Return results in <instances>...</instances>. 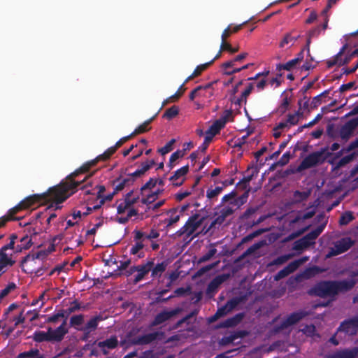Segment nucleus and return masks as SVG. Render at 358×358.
<instances>
[{
	"label": "nucleus",
	"mask_w": 358,
	"mask_h": 358,
	"mask_svg": "<svg viewBox=\"0 0 358 358\" xmlns=\"http://www.w3.org/2000/svg\"><path fill=\"white\" fill-rule=\"evenodd\" d=\"M169 213L171 215L169 218L164 220V222L166 224V227H170L180 220V215L177 214L176 209H171Z\"/></svg>",
	"instance_id": "e433bc0d"
},
{
	"label": "nucleus",
	"mask_w": 358,
	"mask_h": 358,
	"mask_svg": "<svg viewBox=\"0 0 358 358\" xmlns=\"http://www.w3.org/2000/svg\"><path fill=\"white\" fill-rule=\"evenodd\" d=\"M331 153L327 151V148H321L318 151L313 152L308 155L296 168L297 172H301L304 170L315 167L322 164Z\"/></svg>",
	"instance_id": "20e7f679"
},
{
	"label": "nucleus",
	"mask_w": 358,
	"mask_h": 358,
	"mask_svg": "<svg viewBox=\"0 0 358 358\" xmlns=\"http://www.w3.org/2000/svg\"><path fill=\"white\" fill-rule=\"evenodd\" d=\"M182 311L181 308H176L171 310H164L155 317L154 320L152 322V326L159 325L171 319L173 317L178 315Z\"/></svg>",
	"instance_id": "4468645a"
},
{
	"label": "nucleus",
	"mask_w": 358,
	"mask_h": 358,
	"mask_svg": "<svg viewBox=\"0 0 358 358\" xmlns=\"http://www.w3.org/2000/svg\"><path fill=\"white\" fill-rule=\"evenodd\" d=\"M40 352L38 349H31L19 355V358H39Z\"/></svg>",
	"instance_id": "de8ad7c7"
},
{
	"label": "nucleus",
	"mask_w": 358,
	"mask_h": 358,
	"mask_svg": "<svg viewBox=\"0 0 358 358\" xmlns=\"http://www.w3.org/2000/svg\"><path fill=\"white\" fill-rule=\"evenodd\" d=\"M175 142H176L175 139H173V138L171 139L164 146H163L162 148H159L158 150V152L162 155H164L169 153V152H171L173 150V145L175 143Z\"/></svg>",
	"instance_id": "603ef678"
},
{
	"label": "nucleus",
	"mask_w": 358,
	"mask_h": 358,
	"mask_svg": "<svg viewBox=\"0 0 358 358\" xmlns=\"http://www.w3.org/2000/svg\"><path fill=\"white\" fill-rule=\"evenodd\" d=\"M159 232L154 229H152L148 234L143 231V238L145 241H152L153 239L159 238Z\"/></svg>",
	"instance_id": "864d4df0"
},
{
	"label": "nucleus",
	"mask_w": 358,
	"mask_h": 358,
	"mask_svg": "<svg viewBox=\"0 0 358 358\" xmlns=\"http://www.w3.org/2000/svg\"><path fill=\"white\" fill-rule=\"evenodd\" d=\"M263 245V243L258 242L254 243L252 245L249 247L241 255H240L236 259V262H239L243 260L246 257L254 253L257 250L259 249Z\"/></svg>",
	"instance_id": "2f4dec72"
},
{
	"label": "nucleus",
	"mask_w": 358,
	"mask_h": 358,
	"mask_svg": "<svg viewBox=\"0 0 358 358\" xmlns=\"http://www.w3.org/2000/svg\"><path fill=\"white\" fill-rule=\"evenodd\" d=\"M353 159L352 155H348L342 157L336 164L335 169H338L344 166L347 164L350 163Z\"/></svg>",
	"instance_id": "bf43d9fd"
},
{
	"label": "nucleus",
	"mask_w": 358,
	"mask_h": 358,
	"mask_svg": "<svg viewBox=\"0 0 358 358\" xmlns=\"http://www.w3.org/2000/svg\"><path fill=\"white\" fill-rule=\"evenodd\" d=\"M289 103H290V101H289V99H288V97L287 96L284 97L282 101L281 104L279 106V107L278 108V111L280 114H284L288 109Z\"/></svg>",
	"instance_id": "052dcab7"
},
{
	"label": "nucleus",
	"mask_w": 358,
	"mask_h": 358,
	"mask_svg": "<svg viewBox=\"0 0 358 358\" xmlns=\"http://www.w3.org/2000/svg\"><path fill=\"white\" fill-rule=\"evenodd\" d=\"M103 355H107L109 350H113L118 345V340L115 336H112L103 341L96 343Z\"/></svg>",
	"instance_id": "f3484780"
},
{
	"label": "nucleus",
	"mask_w": 358,
	"mask_h": 358,
	"mask_svg": "<svg viewBox=\"0 0 358 358\" xmlns=\"http://www.w3.org/2000/svg\"><path fill=\"white\" fill-rule=\"evenodd\" d=\"M245 317L244 313H239L234 315L233 317H229L224 321L220 322L217 325V328H229L234 327L241 322Z\"/></svg>",
	"instance_id": "4be33fe9"
},
{
	"label": "nucleus",
	"mask_w": 358,
	"mask_h": 358,
	"mask_svg": "<svg viewBox=\"0 0 358 358\" xmlns=\"http://www.w3.org/2000/svg\"><path fill=\"white\" fill-rule=\"evenodd\" d=\"M115 182H117L115 187V190L118 192L122 190L125 187L133 185V179L131 177H128V176L124 178L119 177L115 180Z\"/></svg>",
	"instance_id": "7c9ffc66"
},
{
	"label": "nucleus",
	"mask_w": 358,
	"mask_h": 358,
	"mask_svg": "<svg viewBox=\"0 0 358 358\" xmlns=\"http://www.w3.org/2000/svg\"><path fill=\"white\" fill-rule=\"evenodd\" d=\"M85 315L83 314L74 315L70 317L69 327L80 331L83 327Z\"/></svg>",
	"instance_id": "cd10ccee"
},
{
	"label": "nucleus",
	"mask_w": 358,
	"mask_h": 358,
	"mask_svg": "<svg viewBox=\"0 0 358 358\" xmlns=\"http://www.w3.org/2000/svg\"><path fill=\"white\" fill-rule=\"evenodd\" d=\"M358 127V117L346 122L339 130V136L344 141H348Z\"/></svg>",
	"instance_id": "ddd939ff"
},
{
	"label": "nucleus",
	"mask_w": 358,
	"mask_h": 358,
	"mask_svg": "<svg viewBox=\"0 0 358 358\" xmlns=\"http://www.w3.org/2000/svg\"><path fill=\"white\" fill-rule=\"evenodd\" d=\"M74 185V182H69L66 178L65 181L62 182L57 186L50 188L47 192L30 195L20 202L24 208L27 209L36 203H43L52 201L55 203V206L51 204L46 208V210L51 208L59 209L62 208L60 204L76 192L73 189Z\"/></svg>",
	"instance_id": "f257e3e1"
},
{
	"label": "nucleus",
	"mask_w": 358,
	"mask_h": 358,
	"mask_svg": "<svg viewBox=\"0 0 358 358\" xmlns=\"http://www.w3.org/2000/svg\"><path fill=\"white\" fill-rule=\"evenodd\" d=\"M322 29V26H317L312 29H310L307 33V38H310L311 40L313 38L317 37L321 32V30Z\"/></svg>",
	"instance_id": "e2e57ef3"
},
{
	"label": "nucleus",
	"mask_w": 358,
	"mask_h": 358,
	"mask_svg": "<svg viewBox=\"0 0 358 358\" xmlns=\"http://www.w3.org/2000/svg\"><path fill=\"white\" fill-rule=\"evenodd\" d=\"M188 171H189V166L185 165V166L181 167L180 169L176 170L173 173V175L169 178V180L172 182L173 185H174V186H176V187L181 186L185 181V178H182L180 180V178L185 176V175L188 173Z\"/></svg>",
	"instance_id": "412c9836"
},
{
	"label": "nucleus",
	"mask_w": 358,
	"mask_h": 358,
	"mask_svg": "<svg viewBox=\"0 0 358 358\" xmlns=\"http://www.w3.org/2000/svg\"><path fill=\"white\" fill-rule=\"evenodd\" d=\"M301 37L300 34L296 33V29H292L286 33L281 41L279 43V47L282 48L287 45H290V47L294 45L295 42Z\"/></svg>",
	"instance_id": "393cba45"
},
{
	"label": "nucleus",
	"mask_w": 358,
	"mask_h": 358,
	"mask_svg": "<svg viewBox=\"0 0 358 358\" xmlns=\"http://www.w3.org/2000/svg\"><path fill=\"white\" fill-rule=\"evenodd\" d=\"M48 331L50 336V343L61 342L64 339L65 335L69 332V330H64L62 327H58L55 329L49 327Z\"/></svg>",
	"instance_id": "b1692460"
},
{
	"label": "nucleus",
	"mask_w": 358,
	"mask_h": 358,
	"mask_svg": "<svg viewBox=\"0 0 358 358\" xmlns=\"http://www.w3.org/2000/svg\"><path fill=\"white\" fill-rule=\"evenodd\" d=\"M267 231H268V229H259L248 234L247 236H244L241 239V242L237 245V248L241 247L243 244L252 241L254 238L260 236L261 234H262L263 233H264Z\"/></svg>",
	"instance_id": "72a5a7b5"
},
{
	"label": "nucleus",
	"mask_w": 358,
	"mask_h": 358,
	"mask_svg": "<svg viewBox=\"0 0 358 358\" xmlns=\"http://www.w3.org/2000/svg\"><path fill=\"white\" fill-rule=\"evenodd\" d=\"M154 266V260L151 259L148 261L146 264L137 265L138 267L136 272L138 274L135 275L134 279V283L136 284L141 280H142L145 275H147L150 271L152 266Z\"/></svg>",
	"instance_id": "6ab92c4d"
},
{
	"label": "nucleus",
	"mask_w": 358,
	"mask_h": 358,
	"mask_svg": "<svg viewBox=\"0 0 358 358\" xmlns=\"http://www.w3.org/2000/svg\"><path fill=\"white\" fill-rule=\"evenodd\" d=\"M167 266L166 262H162L157 264L155 266H152L151 268V276L152 278H160L162 273L165 271Z\"/></svg>",
	"instance_id": "f704fd0d"
},
{
	"label": "nucleus",
	"mask_w": 358,
	"mask_h": 358,
	"mask_svg": "<svg viewBox=\"0 0 358 358\" xmlns=\"http://www.w3.org/2000/svg\"><path fill=\"white\" fill-rule=\"evenodd\" d=\"M134 234V244L131 245L129 253L131 255L136 256L138 259L143 258L145 255V250L147 244L146 241L143 238V231L141 230L135 229L133 231Z\"/></svg>",
	"instance_id": "423d86ee"
},
{
	"label": "nucleus",
	"mask_w": 358,
	"mask_h": 358,
	"mask_svg": "<svg viewBox=\"0 0 358 358\" xmlns=\"http://www.w3.org/2000/svg\"><path fill=\"white\" fill-rule=\"evenodd\" d=\"M225 124L224 120L220 118L216 120L208 129H210V131H213V135H217L220 133V130L225 127Z\"/></svg>",
	"instance_id": "58836bf2"
},
{
	"label": "nucleus",
	"mask_w": 358,
	"mask_h": 358,
	"mask_svg": "<svg viewBox=\"0 0 358 358\" xmlns=\"http://www.w3.org/2000/svg\"><path fill=\"white\" fill-rule=\"evenodd\" d=\"M347 47H348V45L345 44L341 48L340 51L333 58L327 61V68L331 69L335 65L341 66L348 64L351 61V59L354 57H355V55H352V52L350 54L347 55L343 59H341V56L343 55Z\"/></svg>",
	"instance_id": "f8f14e48"
},
{
	"label": "nucleus",
	"mask_w": 358,
	"mask_h": 358,
	"mask_svg": "<svg viewBox=\"0 0 358 358\" xmlns=\"http://www.w3.org/2000/svg\"><path fill=\"white\" fill-rule=\"evenodd\" d=\"M307 229H308V227H305L303 229H301L291 233L287 237L285 238L283 241L287 242V241L294 240V238H296L300 236L301 234H303L307 230Z\"/></svg>",
	"instance_id": "4d7b16f0"
},
{
	"label": "nucleus",
	"mask_w": 358,
	"mask_h": 358,
	"mask_svg": "<svg viewBox=\"0 0 358 358\" xmlns=\"http://www.w3.org/2000/svg\"><path fill=\"white\" fill-rule=\"evenodd\" d=\"M160 334H162V333H159V331H155L145 335L139 336L136 338H134L131 341V343L134 345L150 344L156 341Z\"/></svg>",
	"instance_id": "aec40b11"
},
{
	"label": "nucleus",
	"mask_w": 358,
	"mask_h": 358,
	"mask_svg": "<svg viewBox=\"0 0 358 358\" xmlns=\"http://www.w3.org/2000/svg\"><path fill=\"white\" fill-rule=\"evenodd\" d=\"M158 197V193H153L148 194L145 198H143L141 202L144 204H150L153 203Z\"/></svg>",
	"instance_id": "69168bd1"
},
{
	"label": "nucleus",
	"mask_w": 358,
	"mask_h": 358,
	"mask_svg": "<svg viewBox=\"0 0 358 358\" xmlns=\"http://www.w3.org/2000/svg\"><path fill=\"white\" fill-rule=\"evenodd\" d=\"M16 288V285L14 282H10L8 285L1 291L0 300L6 296L11 291Z\"/></svg>",
	"instance_id": "6e6d98bb"
},
{
	"label": "nucleus",
	"mask_w": 358,
	"mask_h": 358,
	"mask_svg": "<svg viewBox=\"0 0 358 358\" xmlns=\"http://www.w3.org/2000/svg\"><path fill=\"white\" fill-rule=\"evenodd\" d=\"M110 157L104 152L103 154L97 156L95 159L90 160V161L84 163L80 168H78L75 171H73L70 175H69L66 177V178L69 180V182H73L75 183V185L73 187V189L75 190V192L76 191L78 186L79 185H80L82 182H83L87 178L92 176L93 175V173H90L88 176H85L82 180H76V178L79 175L88 173L90 171V170L92 168L94 167L99 162L106 161Z\"/></svg>",
	"instance_id": "7ed1b4c3"
},
{
	"label": "nucleus",
	"mask_w": 358,
	"mask_h": 358,
	"mask_svg": "<svg viewBox=\"0 0 358 358\" xmlns=\"http://www.w3.org/2000/svg\"><path fill=\"white\" fill-rule=\"evenodd\" d=\"M41 317H45V323H52L55 324L57 323L59 318L64 317L63 313H62L61 310H59L57 313L52 315H42Z\"/></svg>",
	"instance_id": "a18cd8bd"
},
{
	"label": "nucleus",
	"mask_w": 358,
	"mask_h": 358,
	"mask_svg": "<svg viewBox=\"0 0 358 358\" xmlns=\"http://www.w3.org/2000/svg\"><path fill=\"white\" fill-rule=\"evenodd\" d=\"M216 253L217 249L215 248H211L205 255H203L199 258L198 262H206L210 260Z\"/></svg>",
	"instance_id": "3c124183"
},
{
	"label": "nucleus",
	"mask_w": 358,
	"mask_h": 358,
	"mask_svg": "<svg viewBox=\"0 0 358 358\" xmlns=\"http://www.w3.org/2000/svg\"><path fill=\"white\" fill-rule=\"evenodd\" d=\"M156 162L155 159H147L145 162L141 163V168L136 170L134 173L128 174V177L133 179V183L137 178L143 176L148 170H150Z\"/></svg>",
	"instance_id": "a211bd4d"
},
{
	"label": "nucleus",
	"mask_w": 358,
	"mask_h": 358,
	"mask_svg": "<svg viewBox=\"0 0 358 358\" xmlns=\"http://www.w3.org/2000/svg\"><path fill=\"white\" fill-rule=\"evenodd\" d=\"M0 263L12 266L14 265L15 262L11 258L8 257L6 252L0 250Z\"/></svg>",
	"instance_id": "8fccbe9b"
},
{
	"label": "nucleus",
	"mask_w": 358,
	"mask_h": 358,
	"mask_svg": "<svg viewBox=\"0 0 358 358\" xmlns=\"http://www.w3.org/2000/svg\"><path fill=\"white\" fill-rule=\"evenodd\" d=\"M248 191H246L241 196L236 199L235 201L231 203L235 205H243L245 203H246L247 199L248 198Z\"/></svg>",
	"instance_id": "774afa93"
},
{
	"label": "nucleus",
	"mask_w": 358,
	"mask_h": 358,
	"mask_svg": "<svg viewBox=\"0 0 358 358\" xmlns=\"http://www.w3.org/2000/svg\"><path fill=\"white\" fill-rule=\"evenodd\" d=\"M157 113L153 115L150 119L145 120L143 124H140L138 127L135 129V130L131 134L132 136H134L135 135L145 133L148 131H149L151 127H149L150 124L155 120L156 117Z\"/></svg>",
	"instance_id": "c756f323"
},
{
	"label": "nucleus",
	"mask_w": 358,
	"mask_h": 358,
	"mask_svg": "<svg viewBox=\"0 0 358 358\" xmlns=\"http://www.w3.org/2000/svg\"><path fill=\"white\" fill-rule=\"evenodd\" d=\"M206 217H201L199 213L190 216L185 223V227L188 230V237L192 236L203 224Z\"/></svg>",
	"instance_id": "2eb2a0df"
},
{
	"label": "nucleus",
	"mask_w": 358,
	"mask_h": 358,
	"mask_svg": "<svg viewBox=\"0 0 358 358\" xmlns=\"http://www.w3.org/2000/svg\"><path fill=\"white\" fill-rule=\"evenodd\" d=\"M23 209H24V206L22 204V203L20 202L17 205H16L13 208H10L8 211L6 215L8 216V219L10 220V221L11 220H19L20 218L15 217V215L17 214L18 212H20V210H22Z\"/></svg>",
	"instance_id": "ea45409f"
},
{
	"label": "nucleus",
	"mask_w": 358,
	"mask_h": 358,
	"mask_svg": "<svg viewBox=\"0 0 358 358\" xmlns=\"http://www.w3.org/2000/svg\"><path fill=\"white\" fill-rule=\"evenodd\" d=\"M331 8H328V6L327 5L326 7L324 8V10L321 13V16L323 17L324 23L322 24V30H325L328 27V22H329V16H328V12Z\"/></svg>",
	"instance_id": "680f3d73"
},
{
	"label": "nucleus",
	"mask_w": 358,
	"mask_h": 358,
	"mask_svg": "<svg viewBox=\"0 0 358 358\" xmlns=\"http://www.w3.org/2000/svg\"><path fill=\"white\" fill-rule=\"evenodd\" d=\"M354 245V241L350 237L343 238L336 241L334 247L331 248L327 257L336 256L348 251Z\"/></svg>",
	"instance_id": "9d476101"
},
{
	"label": "nucleus",
	"mask_w": 358,
	"mask_h": 358,
	"mask_svg": "<svg viewBox=\"0 0 358 358\" xmlns=\"http://www.w3.org/2000/svg\"><path fill=\"white\" fill-rule=\"evenodd\" d=\"M186 149L178 150L171 154L169 159L171 163H174L177 159L182 158L185 155Z\"/></svg>",
	"instance_id": "13d9d810"
},
{
	"label": "nucleus",
	"mask_w": 358,
	"mask_h": 358,
	"mask_svg": "<svg viewBox=\"0 0 358 358\" xmlns=\"http://www.w3.org/2000/svg\"><path fill=\"white\" fill-rule=\"evenodd\" d=\"M301 331L307 336L313 337L316 334V328L313 324H307L301 329Z\"/></svg>",
	"instance_id": "5fc2aeb1"
},
{
	"label": "nucleus",
	"mask_w": 358,
	"mask_h": 358,
	"mask_svg": "<svg viewBox=\"0 0 358 358\" xmlns=\"http://www.w3.org/2000/svg\"><path fill=\"white\" fill-rule=\"evenodd\" d=\"M135 203V200L129 201L127 199H124V202L120 203L117 208V212L118 214L124 213L129 208H130L132 205Z\"/></svg>",
	"instance_id": "c03bdc74"
},
{
	"label": "nucleus",
	"mask_w": 358,
	"mask_h": 358,
	"mask_svg": "<svg viewBox=\"0 0 358 358\" xmlns=\"http://www.w3.org/2000/svg\"><path fill=\"white\" fill-rule=\"evenodd\" d=\"M298 64L299 63L296 62V59H292L286 62L285 64H278L276 65V70L278 71H281L282 70H286L289 71L292 70L294 68H295Z\"/></svg>",
	"instance_id": "4c0bfd02"
},
{
	"label": "nucleus",
	"mask_w": 358,
	"mask_h": 358,
	"mask_svg": "<svg viewBox=\"0 0 358 358\" xmlns=\"http://www.w3.org/2000/svg\"><path fill=\"white\" fill-rule=\"evenodd\" d=\"M227 279L225 275H220L213 278L208 285L206 294L210 296H213L217 291L220 285Z\"/></svg>",
	"instance_id": "5701e85b"
},
{
	"label": "nucleus",
	"mask_w": 358,
	"mask_h": 358,
	"mask_svg": "<svg viewBox=\"0 0 358 358\" xmlns=\"http://www.w3.org/2000/svg\"><path fill=\"white\" fill-rule=\"evenodd\" d=\"M103 320L104 317L101 314L92 317L80 329V331L83 333L81 340L83 341H87L90 338L91 333L97 329L99 323Z\"/></svg>",
	"instance_id": "1a4fd4ad"
},
{
	"label": "nucleus",
	"mask_w": 358,
	"mask_h": 358,
	"mask_svg": "<svg viewBox=\"0 0 358 358\" xmlns=\"http://www.w3.org/2000/svg\"><path fill=\"white\" fill-rule=\"evenodd\" d=\"M223 187H216L214 189L209 188L206 192V196L210 200L216 199L218 195L222 192Z\"/></svg>",
	"instance_id": "79ce46f5"
},
{
	"label": "nucleus",
	"mask_w": 358,
	"mask_h": 358,
	"mask_svg": "<svg viewBox=\"0 0 358 358\" xmlns=\"http://www.w3.org/2000/svg\"><path fill=\"white\" fill-rule=\"evenodd\" d=\"M310 315V313L305 310H299L289 314L279 324L275 327V331L280 332L292 325L297 324L301 320Z\"/></svg>",
	"instance_id": "0eeeda50"
},
{
	"label": "nucleus",
	"mask_w": 358,
	"mask_h": 358,
	"mask_svg": "<svg viewBox=\"0 0 358 358\" xmlns=\"http://www.w3.org/2000/svg\"><path fill=\"white\" fill-rule=\"evenodd\" d=\"M341 332L348 336L356 335L358 332V316L343 321L336 330V334Z\"/></svg>",
	"instance_id": "6e6552de"
},
{
	"label": "nucleus",
	"mask_w": 358,
	"mask_h": 358,
	"mask_svg": "<svg viewBox=\"0 0 358 358\" xmlns=\"http://www.w3.org/2000/svg\"><path fill=\"white\" fill-rule=\"evenodd\" d=\"M215 135H213V131H210V129H208L206 131V136L203 141V143L201 144V145L199 147V149L201 150V152H204L207 150L209 144L212 141L213 137Z\"/></svg>",
	"instance_id": "a19ab883"
},
{
	"label": "nucleus",
	"mask_w": 358,
	"mask_h": 358,
	"mask_svg": "<svg viewBox=\"0 0 358 358\" xmlns=\"http://www.w3.org/2000/svg\"><path fill=\"white\" fill-rule=\"evenodd\" d=\"M308 260V257H303L300 259H296L293 262L289 263L285 267H284L282 270L279 271L275 276V280H279L282 278H285L289 275L290 273L294 272L301 264L305 263Z\"/></svg>",
	"instance_id": "9b49d317"
},
{
	"label": "nucleus",
	"mask_w": 358,
	"mask_h": 358,
	"mask_svg": "<svg viewBox=\"0 0 358 358\" xmlns=\"http://www.w3.org/2000/svg\"><path fill=\"white\" fill-rule=\"evenodd\" d=\"M354 219L355 217L351 211H345L341 215L339 219V224L340 225H347Z\"/></svg>",
	"instance_id": "37998d69"
},
{
	"label": "nucleus",
	"mask_w": 358,
	"mask_h": 358,
	"mask_svg": "<svg viewBox=\"0 0 358 358\" xmlns=\"http://www.w3.org/2000/svg\"><path fill=\"white\" fill-rule=\"evenodd\" d=\"M48 255V252H46L45 250H40V251H38L36 253L33 254V255H29H29H26L21 260V265L20 266L22 267V271L24 272H25V273H27V271H25L23 268V266H24V264L25 263H27L30 259H31L33 261L35 260V259H45L47 257Z\"/></svg>",
	"instance_id": "bb28decb"
},
{
	"label": "nucleus",
	"mask_w": 358,
	"mask_h": 358,
	"mask_svg": "<svg viewBox=\"0 0 358 358\" xmlns=\"http://www.w3.org/2000/svg\"><path fill=\"white\" fill-rule=\"evenodd\" d=\"M326 224L327 222L321 224L316 229L296 240L293 244L292 249L296 251H302L315 244V240L322 234L326 227Z\"/></svg>",
	"instance_id": "39448f33"
},
{
	"label": "nucleus",
	"mask_w": 358,
	"mask_h": 358,
	"mask_svg": "<svg viewBox=\"0 0 358 358\" xmlns=\"http://www.w3.org/2000/svg\"><path fill=\"white\" fill-rule=\"evenodd\" d=\"M239 300L237 298H233L228 301L226 304L217 309V315L220 317L226 315L228 313L234 310L238 304Z\"/></svg>",
	"instance_id": "a878e982"
},
{
	"label": "nucleus",
	"mask_w": 358,
	"mask_h": 358,
	"mask_svg": "<svg viewBox=\"0 0 358 358\" xmlns=\"http://www.w3.org/2000/svg\"><path fill=\"white\" fill-rule=\"evenodd\" d=\"M179 113V108L176 106H173L171 108L166 109L165 113L163 115V117H165L166 119H172L175 117L176 115H178Z\"/></svg>",
	"instance_id": "09e8293b"
},
{
	"label": "nucleus",
	"mask_w": 358,
	"mask_h": 358,
	"mask_svg": "<svg viewBox=\"0 0 358 358\" xmlns=\"http://www.w3.org/2000/svg\"><path fill=\"white\" fill-rule=\"evenodd\" d=\"M357 284L355 279L342 280H323L317 283L310 293L315 296L325 298L334 297L339 293L350 291Z\"/></svg>",
	"instance_id": "f03ea898"
},
{
	"label": "nucleus",
	"mask_w": 358,
	"mask_h": 358,
	"mask_svg": "<svg viewBox=\"0 0 358 358\" xmlns=\"http://www.w3.org/2000/svg\"><path fill=\"white\" fill-rule=\"evenodd\" d=\"M328 358H358V347L337 350L329 355Z\"/></svg>",
	"instance_id": "dca6fc26"
},
{
	"label": "nucleus",
	"mask_w": 358,
	"mask_h": 358,
	"mask_svg": "<svg viewBox=\"0 0 358 358\" xmlns=\"http://www.w3.org/2000/svg\"><path fill=\"white\" fill-rule=\"evenodd\" d=\"M221 50H226L229 52L231 54H234L238 51V48H233L229 43L226 41L221 43Z\"/></svg>",
	"instance_id": "0e129e2a"
},
{
	"label": "nucleus",
	"mask_w": 358,
	"mask_h": 358,
	"mask_svg": "<svg viewBox=\"0 0 358 358\" xmlns=\"http://www.w3.org/2000/svg\"><path fill=\"white\" fill-rule=\"evenodd\" d=\"M157 179L150 178V180L147 182H145V185H143L141 187V191L143 192L144 190H145L147 189H152V188L155 187L157 185Z\"/></svg>",
	"instance_id": "338daca9"
},
{
	"label": "nucleus",
	"mask_w": 358,
	"mask_h": 358,
	"mask_svg": "<svg viewBox=\"0 0 358 358\" xmlns=\"http://www.w3.org/2000/svg\"><path fill=\"white\" fill-rule=\"evenodd\" d=\"M82 309L80 303L77 300H74L71 303V306L66 310L62 309L61 311L63 313L64 317L68 319L70 314L77 310Z\"/></svg>",
	"instance_id": "c9c22d12"
},
{
	"label": "nucleus",
	"mask_w": 358,
	"mask_h": 358,
	"mask_svg": "<svg viewBox=\"0 0 358 358\" xmlns=\"http://www.w3.org/2000/svg\"><path fill=\"white\" fill-rule=\"evenodd\" d=\"M310 195L308 192H300L296 190L294 192V203H301L306 201Z\"/></svg>",
	"instance_id": "49530a36"
},
{
	"label": "nucleus",
	"mask_w": 358,
	"mask_h": 358,
	"mask_svg": "<svg viewBox=\"0 0 358 358\" xmlns=\"http://www.w3.org/2000/svg\"><path fill=\"white\" fill-rule=\"evenodd\" d=\"M213 63V60H211L205 64L198 65L194 70L193 73L186 78V80H185V83H187L189 80H192L194 78L200 76L201 73L204 71L206 69H207L208 67L210 66Z\"/></svg>",
	"instance_id": "c85d7f7f"
},
{
	"label": "nucleus",
	"mask_w": 358,
	"mask_h": 358,
	"mask_svg": "<svg viewBox=\"0 0 358 358\" xmlns=\"http://www.w3.org/2000/svg\"><path fill=\"white\" fill-rule=\"evenodd\" d=\"M31 338L36 343L50 342L48 331H36Z\"/></svg>",
	"instance_id": "473e14b6"
}]
</instances>
